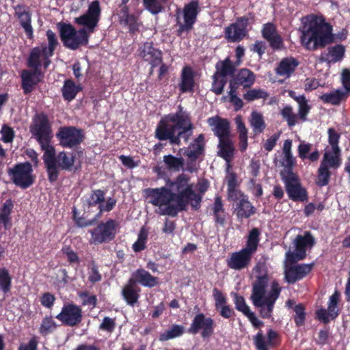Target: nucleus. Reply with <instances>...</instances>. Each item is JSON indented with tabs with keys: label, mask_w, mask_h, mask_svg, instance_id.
<instances>
[{
	"label": "nucleus",
	"mask_w": 350,
	"mask_h": 350,
	"mask_svg": "<svg viewBox=\"0 0 350 350\" xmlns=\"http://www.w3.org/2000/svg\"><path fill=\"white\" fill-rule=\"evenodd\" d=\"M140 291V288L129 280L122 288L121 293L126 304L133 307L138 302Z\"/></svg>",
	"instance_id": "obj_32"
},
{
	"label": "nucleus",
	"mask_w": 350,
	"mask_h": 350,
	"mask_svg": "<svg viewBox=\"0 0 350 350\" xmlns=\"http://www.w3.org/2000/svg\"><path fill=\"white\" fill-rule=\"evenodd\" d=\"M181 151L187 159L185 170L191 173L197 172L196 161L204 154L205 152L204 135L200 134L187 147L180 148L178 152L180 153Z\"/></svg>",
	"instance_id": "obj_11"
},
{
	"label": "nucleus",
	"mask_w": 350,
	"mask_h": 350,
	"mask_svg": "<svg viewBox=\"0 0 350 350\" xmlns=\"http://www.w3.org/2000/svg\"><path fill=\"white\" fill-rule=\"evenodd\" d=\"M14 208V204L11 199L5 201L0 208V228L9 230L12 228V219L10 215Z\"/></svg>",
	"instance_id": "obj_34"
},
{
	"label": "nucleus",
	"mask_w": 350,
	"mask_h": 350,
	"mask_svg": "<svg viewBox=\"0 0 350 350\" xmlns=\"http://www.w3.org/2000/svg\"><path fill=\"white\" fill-rule=\"evenodd\" d=\"M184 332V326L181 325L173 324L168 329L159 334V340L161 342L167 341L169 340L182 336Z\"/></svg>",
	"instance_id": "obj_46"
},
{
	"label": "nucleus",
	"mask_w": 350,
	"mask_h": 350,
	"mask_svg": "<svg viewBox=\"0 0 350 350\" xmlns=\"http://www.w3.org/2000/svg\"><path fill=\"white\" fill-rule=\"evenodd\" d=\"M122 22L129 27L130 33L135 34L139 31L140 23L139 22L138 17L134 14L128 16Z\"/></svg>",
	"instance_id": "obj_60"
},
{
	"label": "nucleus",
	"mask_w": 350,
	"mask_h": 350,
	"mask_svg": "<svg viewBox=\"0 0 350 350\" xmlns=\"http://www.w3.org/2000/svg\"><path fill=\"white\" fill-rule=\"evenodd\" d=\"M253 254L242 248L238 252H232L226 260L228 267L235 271L247 269L250 266Z\"/></svg>",
	"instance_id": "obj_21"
},
{
	"label": "nucleus",
	"mask_w": 350,
	"mask_h": 350,
	"mask_svg": "<svg viewBox=\"0 0 350 350\" xmlns=\"http://www.w3.org/2000/svg\"><path fill=\"white\" fill-rule=\"evenodd\" d=\"M105 192L100 189H93L90 193L88 197L85 200L84 205L88 208L98 206L99 217L103 212H109L112 211L116 205L117 200L113 198H109L105 203Z\"/></svg>",
	"instance_id": "obj_17"
},
{
	"label": "nucleus",
	"mask_w": 350,
	"mask_h": 350,
	"mask_svg": "<svg viewBox=\"0 0 350 350\" xmlns=\"http://www.w3.org/2000/svg\"><path fill=\"white\" fill-rule=\"evenodd\" d=\"M172 191L165 187L161 188L152 189L150 191L149 197L150 198L149 202L154 206L160 208L165 205L167 206L172 205L170 204L175 200L171 195Z\"/></svg>",
	"instance_id": "obj_27"
},
{
	"label": "nucleus",
	"mask_w": 350,
	"mask_h": 350,
	"mask_svg": "<svg viewBox=\"0 0 350 350\" xmlns=\"http://www.w3.org/2000/svg\"><path fill=\"white\" fill-rule=\"evenodd\" d=\"M314 266V264L312 262L287 267L284 272L285 280L288 284H294L306 277L312 271Z\"/></svg>",
	"instance_id": "obj_22"
},
{
	"label": "nucleus",
	"mask_w": 350,
	"mask_h": 350,
	"mask_svg": "<svg viewBox=\"0 0 350 350\" xmlns=\"http://www.w3.org/2000/svg\"><path fill=\"white\" fill-rule=\"evenodd\" d=\"M218 148V155L228 163L231 161L234 157V148L230 137L219 140Z\"/></svg>",
	"instance_id": "obj_41"
},
{
	"label": "nucleus",
	"mask_w": 350,
	"mask_h": 350,
	"mask_svg": "<svg viewBox=\"0 0 350 350\" xmlns=\"http://www.w3.org/2000/svg\"><path fill=\"white\" fill-rule=\"evenodd\" d=\"M134 284H141L144 287L152 288L159 284V278L152 275L148 271L144 269H137L133 272L131 277L129 278Z\"/></svg>",
	"instance_id": "obj_30"
},
{
	"label": "nucleus",
	"mask_w": 350,
	"mask_h": 350,
	"mask_svg": "<svg viewBox=\"0 0 350 350\" xmlns=\"http://www.w3.org/2000/svg\"><path fill=\"white\" fill-rule=\"evenodd\" d=\"M328 143L331 146V149L338 150L340 149L339 146V141L340 139V133L337 132L334 128H329L327 129Z\"/></svg>",
	"instance_id": "obj_59"
},
{
	"label": "nucleus",
	"mask_w": 350,
	"mask_h": 350,
	"mask_svg": "<svg viewBox=\"0 0 350 350\" xmlns=\"http://www.w3.org/2000/svg\"><path fill=\"white\" fill-rule=\"evenodd\" d=\"M55 318L65 326L75 327L83 319L82 309L75 304L67 303L64 304L61 312Z\"/></svg>",
	"instance_id": "obj_18"
},
{
	"label": "nucleus",
	"mask_w": 350,
	"mask_h": 350,
	"mask_svg": "<svg viewBox=\"0 0 350 350\" xmlns=\"http://www.w3.org/2000/svg\"><path fill=\"white\" fill-rule=\"evenodd\" d=\"M295 251L299 252L306 256V247H312L315 244L314 239L310 232H306L305 234L297 235L294 241Z\"/></svg>",
	"instance_id": "obj_42"
},
{
	"label": "nucleus",
	"mask_w": 350,
	"mask_h": 350,
	"mask_svg": "<svg viewBox=\"0 0 350 350\" xmlns=\"http://www.w3.org/2000/svg\"><path fill=\"white\" fill-rule=\"evenodd\" d=\"M330 177L331 172L329 171V167L320 164L317 171V177L316 180L317 185L319 187L327 185L329 183Z\"/></svg>",
	"instance_id": "obj_49"
},
{
	"label": "nucleus",
	"mask_w": 350,
	"mask_h": 350,
	"mask_svg": "<svg viewBox=\"0 0 350 350\" xmlns=\"http://www.w3.org/2000/svg\"><path fill=\"white\" fill-rule=\"evenodd\" d=\"M332 31L333 28L329 23L313 16L303 26L300 36L301 44L306 49L314 51L334 42L335 38L340 41L347 39L348 31L346 29H342L336 35Z\"/></svg>",
	"instance_id": "obj_2"
},
{
	"label": "nucleus",
	"mask_w": 350,
	"mask_h": 350,
	"mask_svg": "<svg viewBox=\"0 0 350 350\" xmlns=\"http://www.w3.org/2000/svg\"><path fill=\"white\" fill-rule=\"evenodd\" d=\"M163 162L169 170L175 172L183 169L185 165V159L183 157H177L172 154L163 156Z\"/></svg>",
	"instance_id": "obj_45"
},
{
	"label": "nucleus",
	"mask_w": 350,
	"mask_h": 350,
	"mask_svg": "<svg viewBox=\"0 0 350 350\" xmlns=\"http://www.w3.org/2000/svg\"><path fill=\"white\" fill-rule=\"evenodd\" d=\"M321 165L327 166L329 168H338L341 165V150L332 149L331 151L325 152L323 154Z\"/></svg>",
	"instance_id": "obj_40"
},
{
	"label": "nucleus",
	"mask_w": 350,
	"mask_h": 350,
	"mask_svg": "<svg viewBox=\"0 0 350 350\" xmlns=\"http://www.w3.org/2000/svg\"><path fill=\"white\" fill-rule=\"evenodd\" d=\"M57 327L55 321L51 316H46L42 320V323L39 327L40 334L43 336H47L52 333Z\"/></svg>",
	"instance_id": "obj_50"
},
{
	"label": "nucleus",
	"mask_w": 350,
	"mask_h": 350,
	"mask_svg": "<svg viewBox=\"0 0 350 350\" xmlns=\"http://www.w3.org/2000/svg\"><path fill=\"white\" fill-rule=\"evenodd\" d=\"M262 265L258 264L254 270L258 273L252 284L251 300L253 305L260 309V316L262 319H270L272 316L276 300L280 296L281 288L275 280L271 282V290L265 296L269 281L267 271H262Z\"/></svg>",
	"instance_id": "obj_3"
},
{
	"label": "nucleus",
	"mask_w": 350,
	"mask_h": 350,
	"mask_svg": "<svg viewBox=\"0 0 350 350\" xmlns=\"http://www.w3.org/2000/svg\"><path fill=\"white\" fill-rule=\"evenodd\" d=\"M139 55L152 67H157L163 61L161 51L156 49L152 42H144L139 49Z\"/></svg>",
	"instance_id": "obj_23"
},
{
	"label": "nucleus",
	"mask_w": 350,
	"mask_h": 350,
	"mask_svg": "<svg viewBox=\"0 0 350 350\" xmlns=\"http://www.w3.org/2000/svg\"><path fill=\"white\" fill-rule=\"evenodd\" d=\"M291 98L294 99L298 104V113L293 112V109L291 105L284 107L280 114L284 120L287 122L289 127L294 126L298 123V120L301 122L307 120V116L311 109V106L308 104V100L304 95L297 96L294 91H290L288 93Z\"/></svg>",
	"instance_id": "obj_8"
},
{
	"label": "nucleus",
	"mask_w": 350,
	"mask_h": 350,
	"mask_svg": "<svg viewBox=\"0 0 350 350\" xmlns=\"http://www.w3.org/2000/svg\"><path fill=\"white\" fill-rule=\"evenodd\" d=\"M169 186L176 205L161 209L160 215L176 217L179 211H187L189 203L195 210L199 209L202 196L194 191L193 185L189 184V177L187 175L179 174L174 180L170 182Z\"/></svg>",
	"instance_id": "obj_4"
},
{
	"label": "nucleus",
	"mask_w": 350,
	"mask_h": 350,
	"mask_svg": "<svg viewBox=\"0 0 350 350\" xmlns=\"http://www.w3.org/2000/svg\"><path fill=\"white\" fill-rule=\"evenodd\" d=\"M256 213L257 208L250 201L248 196H243V198H241V200L234 204V213L239 221L250 219L256 215Z\"/></svg>",
	"instance_id": "obj_28"
},
{
	"label": "nucleus",
	"mask_w": 350,
	"mask_h": 350,
	"mask_svg": "<svg viewBox=\"0 0 350 350\" xmlns=\"http://www.w3.org/2000/svg\"><path fill=\"white\" fill-rule=\"evenodd\" d=\"M194 73L191 67H185L181 73V82L179 84L182 93L192 92L194 88Z\"/></svg>",
	"instance_id": "obj_35"
},
{
	"label": "nucleus",
	"mask_w": 350,
	"mask_h": 350,
	"mask_svg": "<svg viewBox=\"0 0 350 350\" xmlns=\"http://www.w3.org/2000/svg\"><path fill=\"white\" fill-rule=\"evenodd\" d=\"M29 131L42 150L55 148L51 144L53 138L52 124L46 113L40 112L33 116Z\"/></svg>",
	"instance_id": "obj_7"
},
{
	"label": "nucleus",
	"mask_w": 350,
	"mask_h": 350,
	"mask_svg": "<svg viewBox=\"0 0 350 350\" xmlns=\"http://www.w3.org/2000/svg\"><path fill=\"white\" fill-rule=\"evenodd\" d=\"M235 308L241 312L245 316L251 312L250 308L247 305L245 300L243 296L235 294L234 299Z\"/></svg>",
	"instance_id": "obj_61"
},
{
	"label": "nucleus",
	"mask_w": 350,
	"mask_h": 350,
	"mask_svg": "<svg viewBox=\"0 0 350 350\" xmlns=\"http://www.w3.org/2000/svg\"><path fill=\"white\" fill-rule=\"evenodd\" d=\"M41 56L43 57V49L38 46L33 47L29 53L27 59V66L29 68H36L41 66Z\"/></svg>",
	"instance_id": "obj_51"
},
{
	"label": "nucleus",
	"mask_w": 350,
	"mask_h": 350,
	"mask_svg": "<svg viewBox=\"0 0 350 350\" xmlns=\"http://www.w3.org/2000/svg\"><path fill=\"white\" fill-rule=\"evenodd\" d=\"M250 123L256 133H262L266 127L262 114L256 111L252 112Z\"/></svg>",
	"instance_id": "obj_48"
},
{
	"label": "nucleus",
	"mask_w": 350,
	"mask_h": 350,
	"mask_svg": "<svg viewBox=\"0 0 350 350\" xmlns=\"http://www.w3.org/2000/svg\"><path fill=\"white\" fill-rule=\"evenodd\" d=\"M193 124L190 115L181 105L175 113L165 116L158 122L154 137L159 141L169 140L170 144L179 146L181 138L187 142L193 134Z\"/></svg>",
	"instance_id": "obj_1"
},
{
	"label": "nucleus",
	"mask_w": 350,
	"mask_h": 350,
	"mask_svg": "<svg viewBox=\"0 0 350 350\" xmlns=\"http://www.w3.org/2000/svg\"><path fill=\"white\" fill-rule=\"evenodd\" d=\"M293 311L295 313L293 317V320L296 326H303L305 324L306 318L305 306L303 304H298L294 306Z\"/></svg>",
	"instance_id": "obj_54"
},
{
	"label": "nucleus",
	"mask_w": 350,
	"mask_h": 350,
	"mask_svg": "<svg viewBox=\"0 0 350 350\" xmlns=\"http://www.w3.org/2000/svg\"><path fill=\"white\" fill-rule=\"evenodd\" d=\"M261 33L262 38L269 42L271 49L280 50L284 47L283 38L278 32L276 26L273 23L264 24L262 27Z\"/></svg>",
	"instance_id": "obj_24"
},
{
	"label": "nucleus",
	"mask_w": 350,
	"mask_h": 350,
	"mask_svg": "<svg viewBox=\"0 0 350 350\" xmlns=\"http://www.w3.org/2000/svg\"><path fill=\"white\" fill-rule=\"evenodd\" d=\"M248 90L243 94V99L247 103L253 102L258 99L266 100L269 97V93L261 88H247Z\"/></svg>",
	"instance_id": "obj_47"
},
{
	"label": "nucleus",
	"mask_w": 350,
	"mask_h": 350,
	"mask_svg": "<svg viewBox=\"0 0 350 350\" xmlns=\"http://www.w3.org/2000/svg\"><path fill=\"white\" fill-rule=\"evenodd\" d=\"M148 239V232L144 227H142L137 236V241L133 244L132 248L135 252H140L146 247V244Z\"/></svg>",
	"instance_id": "obj_55"
},
{
	"label": "nucleus",
	"mask_w": 350,
	"mask_h": 350,
	"mask_svg": "<svg viewBox=\"0 0 350 350\" xmlns=\"http://www.w3.org/2000/svg\"><path fill=\"white\" fill-rule=\"evenodd\" d=\"M254 14L252 12L237 17L234 23L224 29L226 40L230 42H239L243 40L248 36L247 27L254 23Z\"/></svg>",
	"instance_id": "obj_9"
},
{
	"label": "nucleus",
	"mask_w": 350,
	"mask_h": 350,
	"mask_svg": "<svg viewBox=\"0 0 350 350\" xmlns=\"http://www.w3.org/2000/svg\"><path fill=\"white\" fill-rule=\"evenodd\" d=\"M59 145L63 148H77L85 138L84 131L74 126H60L56 133Z\"/></svg>",
	"instance_id": "obj_12"
},
{
	"label": "nucleus",
	"mask_w": 350,
	"mask_h": 350,
	"mask_svg": "<svg viewBox=\"0 0 350 350\" xmlns=\"http://www.w3.org/2000/svg\"><path fill=\"white\" fill-rule=\"evenodd\" d=\"M200 11L198 0H192L185 4L183 10L184 22L180 21L179 15H176V21L178 29L176 35L181 36L184 32H189L193 29V25L197 21V16Z\"/></svg>",
	"instance_id": "obj_13"
},
{
	"label": "nucleus",
	"mask_w": 350,
	"mask_h": 350,
	"mask_svg": "<svg viewBox=\"0 0 350 350\" xmlns=\"http://www.w3.org/2000/svg\"><path fill=\"white\" fill-rule=\"evenodd\" d=\"M79 297L82 300V306H90L95 308L97 304V297L95 295H90L88 291L78 293Z\"/></svg>",
	"instance_id": "obj_58"
},
{
	"label": "nucleus",
	"mask_w": 350,
	"mask_h": 350,
	"mask_svg": "<svg viewBox=\"0 0 350 350\" xmlns=\"http://www.w3.org/2000/svg\"><path fill=\"white\" fill-rule=\"evenodd\" d=\"M207 122L219 140L230 137V124L228 120L214 116L209 118Z\"/></svg>",
	"instance_id": "obj_31"
},
{
	"label": "nucleus",
	"mask_w": 350,
	"mask_h": 350,
	"mask_svg": "<svg viewBox=\"0 0 350 350\" xmlns=\"http://www.w3.org/2000/svg\"><path fill=\"white\" fill-rule=\"evenodd\" d=\"M21 88L23 90L24 94L27 95L31 93L35 85L41 81L40 78L35 77L31 74V70H23L21 75Z\"/></svg>",
	"instance_id": "obj_39"
},
{
	"label": "nucleus",
	"mask_w": 350,
	"mask_h": 350,
	"mask_svg": "<svg viewBox=\"0 0 350 350\" xmlns=\"http://www.w3.org/2000/svg\"><path fill=\"white\" fill-rule=\"evenodd\" d=\"M43 161L46 170L48 180L51 183L57 180L60 169L55 161V148H50L43 150Z\"/></svg>",
	"instance_id": "obj_26"
},
{
	"label": "nucleus",
	"mask_w": 350,
	"mask_h": 350,
	"mask_svg": "<svg viewBox=\"0 0 350 350\" xmlns=\"http://www.w3.org/2000/svg\"><path fill=\"white\" fill-rule=\"evenodd\" d=\"M83 150H77L76 153H72L70 157H68L67 153L64 151L59 152L58 154L55 155V161L59 167L62 170H70L75 163L77 154L79 156L83 155Z\"/></svg>",
	"instance_id": "obj_37"
},
{
	"label": "nucleus",
	"mask_w": 350,
	"mask_h": 350,
	"mask_svg": "<svg viewBox=\"0 0 350 350\" xmlns=\"http://www.w3.org/2000/svg\"><path fill=\"white\" fill-rule=\"evenodd\" d=\"M244 55L245 48L239 45L235 49L236 62H232L230 57H227L216 63L215 71L212 76L211 92L216 95H220L224 92V87L228 83V75L234 73L237 67L242 62Z\"/></svg>",
	"instance_id": "obj_6"
},
{
	"label": "nucleus",
	"mask_w": 350,
	"mask_h": 350,
	"mask_svg": "<svg viewBox=\"0 0 350 350\" xmlns=\"http://www.w3.org/2000/svg\"><path fill=\"white\" fill-rule=\"evenodd\" d=\"M345 55V46L338 44L334 46H329L326 50L323 51L319 57V61L321 63L334 64L341 62L344 59Z\"/></svg>",
	"instance_id": "obj_29"
},
{
	"label": "nucleus",
	"mask_w": 350,
	"mask_h": 350,
	"mask_svg": "<svg viewBox=\"0 0 350 350\" xmlns=\"http://www.w3.org/2000/svg\"><path fill=\"white\" fill-rule=\"evenodd\" d=\"M46 36L48 40V46L43 44L41 48L43 49V53L49 52V55H53L55 49L59 45L57 36L51 29L46 31Z\"/></svg>",
	"instance_id": "obj_52"
},
{
	"label": "nucleus",
	"mask_w": 350,
	"mask_h": 350,
	"mask_svg": "<svg viewBox=\"0 0 350 350\" xmlns=\"http://www.w3.org/2000/svg\"><path fill=\"white\" fill-rule=\"evenodd\" d=\"M340 82L342 83L343 91L349 96L350 93V70L343 68L340 74Z\"/></svg>",
	"instance_id": "obj_64"
},
{
	"label": "nucleus",
	"mask_w": 350,
	"mask_h": 350,
	"mask_svg": "<svg viewBox=\"0 0 350 350\" xmlns=\"http://www.w3.org/2000/svg\"><path fill=\"white\" fill-rule=\"evenodd\" d=\"M81 90L82 87L80 85H77L72 79H66L62 88V97L64 100L70 102L76 98L77 94Z\"/></svg>",
	"instance_id": "obj_38"
},
{
	"label": "nucleus",
	"mask_w": 350,
	"mask_h": 350,
	"mask_svg": "<svg viewBox=\"0 0 350 350\" xmlns=\"http://www.w3.org/2000/svg\"><path fill=\"white\" fill-rule=\"evenodd\" d=\"M349 96L341 89H336L329 93H325L319 96V99L325 104L340 105L342 102L346 101Z\"/></svg>",
	"instance_id": "obj_36"
},
{
	"label": "nucleus",
	"mask_w": 350,
	"mask_h": 350,
	"mask_svg": "<svg viewBox=\"0 0 350 350\" xmlns=\"http://www.w3.org/2000/svg\"><path fill=\"white\" fill-rule=\"evenodd\" d=\"M165 3L161 0H144L146 8L152 14L161 12L164 9L163 4Z\"/></svg>",
	"instance_id": "obj_57"
},
{
	"label": "nucleus",
	"mask_w": 350,
	"mask_h": 350,
	"mask_svg": "<svg viewBox=\"0 0 350 350\" xmlns=\"http://www.w3.org/2000/svg\"><path fill=\"white\" fill-rule=\"evenodd\" d=\"M267 339L265 338L262 332L259 331L253 338L254 344L256 350H269V347H276L279 344V334L272 329L267 332Z\"/></svg>",
	"instance_id": "obj_25"
},
{
	"label": "nucleus",
	"mask_w": 350,
	"mask_h": 350,
	"mask_svg": "<svg viewBox=\"0 0 350 350\" xmlns=\"http://www.w3.org/2000/svg\"><path fill=\"white\" fill-rule=\"evenodd\" d=\"M12 287V277L6 268L0 269V291L3 293L10 291Z\"/></svg>",
	"instance_id": "obj_53"
},
{
	"label": "nucleus",
	"mask_w": 350,
	"mask_h": 350,
	"mask_svg": "<svg viewBox=\"0 0 350 350\" xmlns=\"http://www.w3.org/2000/svg\"><path fill=\"white\" fill-rule=\"evenodd\" d=\"M260 230L257 228H252L248 234L245 250L254 254L257 251L260 242Z\"/></svg>",
	"instance_id": "obj_43"
},
{
	"label": "nucleus",
	"mask_w": 350,
	"mask_h": 350,
	"mask_svg": "<svg viewBox=\"0 0 350 350\" xmlns=\"http://www.w3.org/2000/svg\"><path fill=\"white\" fill-rule=\"evenodd\" d=\"M88 281L94 284L99 282L102 280V275L100 274L98 267L95 261L92 260L88 266Z\"/></svg>",
	"instance_id": "obj_56"
},
{
	"label": "nucleus",
	"mask_w": 350,
	"mask_h": 350,
	"mask_svg": "<svg viewBox=\"0 0 350 350\" xmlns=\"http://www.w3.org/2000/svg\"><path fill=\"white\" fill-rule=\"evenodd\" d=\"M62 252L63 254L66 256L67 260L70 265L79 263L80 260L78 254L70 246H64Z\"/></svg>",
	"instance_id": "obj_63"
},
{
	"label": "nucleus",
	"mask_w": 350,
	"mask_h": 350,
	"mask_svg": "<svg viewBox=\"0 0 350 350\" xmlns=\"http://www.w3.org/2000/svg\"><path fill=\"white\" fill-rule=\"evenodd\" d=\"M118 225V222L113 219L100 222L96 228L89 230L91 242L96 245L113 241L116 237Z\"/></svg>",
	"instance_id": "obj_14"
},
{
	"label": "nucleus",
	"mask_w": 350,
	"mask_h": 350,
	"mask_svg": "<svg viewBox=\"0 0 350 350\" xmlns=\"http://www.w3.org/2000/svg\"><path fill=\"white\" fill-rule=\"evenodd\" d=\"M98 21L85 13L75 18V23L85 28L77 30L71 24L59 23V36L64 46L71 50H76L81 46L88 44L90 34L94 32Z\"/></svg>",
	"instance_id": "obj_5"
},
{
	"label": "nucleus",
	"mask_w": 350,
	"mask_h": 350,
	"mask_svg": "<svg viewBox=\"0 0 350 350\" xmlns=\"http://www.w3.org/2000/svg\"><path fill=\"white\" fill-rule=\"evenodd\" d=\"M285 175L281 178L284 183L289 199L293 202H307L309 198L308 193L306 189L301 185L297 175L291 171H288Z\"/></svg>",
	"instance_id": "obj_15"
},
{
	"label": "nucleus",
	"mask_w": 350,
	"mask_h": 350,
	"mask_svg": "<svg viewBox=\"0 0 350 350\" xmlns=\"http://www.w3.org/2000/svg\"><path fill=\"white\" fill-rule=\"evenodd\" d=\"M8 174L12 183L23 189L29 188L35 182L32 165L29 161L18 163L8 168Z\"/></svg>",
	"instance_id": "obj_10"
},
{
	"label": "nucleus",
	"mask_w": 350,
	"mask_h": 350,
	"mask_svg": "<svg viewBox=\"0 0 350 350\" xmlns=\"http://www.w3.org/2000/svg\"><path fill=\"white\" fill-rule=\"evenodd\" d=\"M215 327L214 320L201 312L195 315L187 332L193 335L200 333L201 337L206 339L214 334Z\"/></svg>",
	"instance_id": "obj_16"
},
{
	"label": "nucleus",
	"mask_w": 350,
	"mask_h": 350,
	"mask_svg": "<svg viewBox=\"0 0 350 350\" xmlns=\"http://www.w3.org/2000/svg\"><path fill=\"white\" fill-rule=\"evenodd\" d=\"M299 62L293 57L283 58L275 69L278 75L288 78L295 72Z\"/></svg>",
	"instance_id": "obj_33"
},
{
	"label": "nucleus",
	"mask_w": 350,
	"mask_h": 350,
	"mask_svg": "<svg viewBox=\"0 0 350 350\" xmlns=\"http://www.w3.org/2000/svg\"><path fill=\"white\" fill-rule=\"evenodd\" d=\"M231 77L229 81V88L238 90L239 88L242 87L243 89L252 88L256 81V75L251 70L243 68L238 71H235L232 75H228V77Z\"/></svg>",
	"instance_id": "obj_20"
},
{
	"label": "nucleus",
	"mask_w": 350,
	"mask_h": 350,
	"mask_svg": "<svg viewBox=\"0 0 350 350\" xmlns=\"http://www.w3.org/2000/svg\"><path fill=\"white\" fill-rule=\"evenodd\" d=\"M1 134V140L4 143H11L13 142L15 133L14 129L8 124H3L0 131Z\"/></svg>",
	"instance_id": "obj_62"
},
{
	"label": "nucleus",
	"mask_w": 350,
	"mask_h": 350,
	"mask_svg": "<svg viewBox=\"0 0 350 350\" xmlns=\"http://www.w3.org/2000/svg\"><path fill=\"white\" fill-rule=\"evenodd\" d=\"M340 297V293L338 291H335L329 298L327 310L323 308L317 310L315 312L316 319L324 324L329 323L330 319L332 320L336 319L340 314L338 308Z\"/></svg>",
	"instance_id": "obj_19"
},
{
	"label": "nucleus",
	"mask_w": 350,
	"mask_h": 350,
	"mask_svg": "<svg viewBox=\"0 0 350 350\" xmlns=\"http://www.w3.org/2000/svg\"><path fill=\"white\" fill-rule=\"evenodd\" d=\"M17 16L20 20V23L24 29L27 36L31 40L33 38V30L31 26V14L29 12L23 11L16 12Z\"/></svg>",
	"instance_id": "obj_44"
}]
</instances>
